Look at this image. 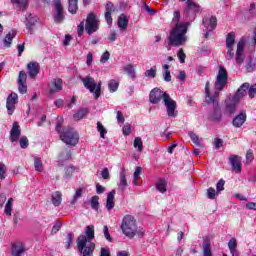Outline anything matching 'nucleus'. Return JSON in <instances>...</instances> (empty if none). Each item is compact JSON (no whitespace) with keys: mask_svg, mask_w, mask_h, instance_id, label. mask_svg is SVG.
Wrapping results in <instances>:
<instances>
[{"mask_svg":"<svg viewBox=\"0 0 256 256\" xmlns=\"http://www.w3.org/2000/svg\"><path fill=\"white\" fill-rule=\"evenodd\" d=\"M229 81V74L224 66H219L218 75L214 83V93L211 94V88L209 81L205 84V102L207 105H213V113L210 114L209 119L214 123H219L223 118V113L221 112V107H219V93L225 89Z\"/></svg>","mask_w":256,"mask_h":256,"instance_id":"obj_1","label":"nucleus"},{"mask_svg":"<svg viewBox=\"0 0 256 256\" xmlns=\"http://www.w3.org/2000/svg\"><path fill=\"white\" fill-rule=\"evenodd\" d=\"M161 99H163L164 101V105L167 109L168 117H177V111H176L177 102L171 99V96H169L167 92H163L159 88H154L150 91L149 103H152L153 105H157L158 103H161Z\"/></svg>","mask_w":256,"mask_h":256,"instance_id":"obj_2","label":"nucleus"},{"mask_svg":"<svg viewBox=\"0 0 256 256\" xmlns=\"http://www.w3.org/2000/svg\"><path fill=\"white\" fill-rule=\"evenodd\" d=\"M189 29V23L177 22L174 28L170 30L168 36V45L170 47H181L187 43V31Z\"/></svg>","mask_w":256,"mask_h":256,"instance_id":"obj_3","label":"nucleus"},{"mask_svg":"<svg viewBox=\"0 0 256 256\" xmlns=\"http://www.w3.org/2000/svg\"><path fill=\"white\" fill-rule=\"evenodd\" d=\"M120 229L129 239H133L135 235H138V237L145 235V231L142 228L137 229V220L132 215L124 216Z\"/></svg>","mask_w":256,"mask_h":256,"instance_id":"obj_4","label":"nucleus"},{"mask_svg":"<svg viewBox=\"0 0 256 256\" xmlns=\"http://www.w3.org/2000/svg\"><path fill=\"white\" fill-rule=\"evenodd\" d=\"M56 131L60 135L61 141L66 143V145H71L75 147L79 143V134L71 127L63 128L61 122L56 123Z\"/></svg>","mask_w":256,"mask_h":256,"instance_id":"obj_5","label":"nucleus"},{"mask_svg":"<svg viewBox=\"0 0 256 256\" xmlns=\"http://www.w3.org/2000/svg\"><path fill=\"white\" fill-rule=\"evenodd\" d=\"M77 249L81 256H93L95 253V243L87 242V239L76 240Z\"/></svg>","mask_w":256,"mask_h":256,"instance_id":"obj_6","label":"nucleus"},{"mask_svg":"<svg viewBox=\"0 0 256 256\" xmlns=\"http://www.w3.org/2000/svg\"><path fill=\"white\" fill-rule=\"evenodd\" d=\"M81 81L86 89H89L90 93L94 94V98L98 99L101 97V83L97 85L95 79L91 76H86L85 78H81Z\"/></svg>","mask_w":256,"mask_h":256,"instance_id":"obj_7","label":"nucleus"},{"mask_svg":"<svg viewBox=\"0 0 256 256\" xmlns=\"http://www.w3.org/2000/svg\"><path fill=\"white\" fill-rule=\"evenodd\" d=\"M85 29L88 35H93L95 31L99 30V20H97L95 13L91 12L88 14Z\"/></svg>","mask_w":256,"mask_h":256,"instance_id":"obj_8","label":"nucleus"},{"mask_svg":"<svg viewBox=\"0 0 256 256\" xmlns=\"http://www.w3.org/2000/svg\"><path fill=\"white\" fill-rule=\"evenodd\" d=\"M17 103H19V96L17 95V93H10L6 100L8 115H12L13 113H15V105H17Z\"/></svg>","mask_w":256,"mask_h":256,"instance_id":"obj_9","label":"nucleus"},{"mask_svg":"<svg viewBox=\"0 0 256 256\" xmlns=\"http://www.w3.org/2000/svg\"><path fill=\"white\" fill-rule=\"evenodd\" d=\"M55 9L54 23L61 24L65 20V14H63V4H61L60 0L55 2Z\"/></svg>","mask_w":256,"mask_h":256,"instance_id":"obj_10","label":"nucleus"},{"mask_svg":"<svg viewBox=\"0 0 256 256\" xmlns=\"http://www.w3.org/2000/svg\"><path fill=\"white\" fill-rule=\"evenodd\" d=\"M186 8L184 9L185 15H197L199 11H201V6L197 3H195L193 0H187L186 1Z\"/></svg>","mask_w":256,"mask_h":256,"instance_id":"obj_11","label":"nucleus"},{"mask_svg":"<svg viewBox=\"0 0 256 256\" xmlns=\"http://www.w3.org/2000/svg\"><path fill=\"white\" fill-rule=\"evenodd\" d=\"M86 239V243H91L95 239V226L89 225L85 228V235L81 234L76 241H81V239Z\"/></svg>","mask_w":256,"mask_h":256,"instance_id":"obj_12","label":"nucleus"},{"mask_svg":"<svg viewBox=\"0 0 256 256\" xmlns=\"http://www.w3.org/2000/svg\"><path fill=\"white\" fill-rule=\"evenodd\" d=\"M244 49H245V40L240 39L237 44V50H236V63H238V65H241V63L245 61V57L243 56Z\"/></svg>","mask_w":256,"mask_h":256,"instance_id":"obj_13","label":"nucleus"},{"mask_svg":"<svg viewBox=\"0 0 256 256\" xmlns=\"http://www.w3.org/2000/svg\"><path fill=\"white\" fill-rule=\"evenodd\" d=\"M230 165L232 166V171H235V173H241L243 167L241 164V157L237 155H231L229 157Z\"/></svg>","mask_w":256,"mask_h":256,"instance_id":"obj_14","label":"nucleus"},{"mask_svg":"<svg viewBox=\"0 0 256 256\" xmlns=\"http://www.w3.org/2000/svg\"><path fill=\"white\" fill-rule=\"evenodd\" d=\"M21 137V129H19V122H13L12 128L10 130V141L11 143H15L16 141H19V138Z\"/></svg>","mask_w":256,"mask_h":256,"instance_id":"obj_15","label":"nucleus"},{"mask_svg":"<svg viewBox=\"0 0 256 256\" xmlns=\"http://www.w3.org/2000/svg\"><path fill=\"white\" fill-rule=\"evenodd\" d=\"M28 75L30 79H35L37 74L41 71V66L37 62H30L27 64Z\"/></svg>","mask_w":256,"mask_h":256,"instance_id":"obj_16","label":"nucleus"},{"mask_svg":"<svg viewBox=\"0 0 256 256\" xmlns=\"http://www.w3.org/2000/svg\"><path fill=\"white\" fill-rule=\"evenodd\" d=\"M59 91H63V79L56 78L52 82V86L49 89V93L53 95L54 93H59Z\"/></svg>","mask_w":256,"mask_h":256,"instance_id":"obj_17","label":"nucleus"},{"mask_svg":"<svg viewBox=\"0 0 256 256\" xmlns=\"http://www.w3.org/2000/svg\"><path fill=\"white\" fill-rule=\"evenodd\" d=\"M245 121H247V114L245 112H241L232 120V125L236 128L243 127Z\"/></svg>","mask_w":256,"mask_h":256,"instance_id":"obj_18","label":"nucleus"},{"mask_svg":"<svg viewBox=\"0 0 256 256\" xmlns=\"http://www.w3.org/2000/svg\"><path fill=\"white\" fill-rule=\"evenodd\" d=\"M115 190H112L108 193L107 195V200H106V209L108 211H111L115 207Z\"/></svg>","mask_w":256,"mask_h":256,"instance_id":"obj_19","label":"nucleus"},{"mask_svg":"<svg viewBox=\"0 0 256 256\" xmlns=\"http://www.w3.org/2000/svg\"><path fill=\"white\" fill-rule=\"evenodd\" d=\"M249 89V83H243L237 90L234 99H241L247 95V90Z\"/></svg>","mask_w":256,"mask_h":256,"instance_id":"obj_20","label":"nucleus"},{"mask_svg":"<svg viewBox=\"0 0 256 256\" xmlns=\"http://www.w3.org/2000/svg\"><path fill=\"white\" fill-rule=\"evenodd\" d=\"M12 255L13 256H21L22 253H25V247L21 242H17L12 244Z\"/></svg>","mask_w":256,"mask_h":256,"instance_id":"obj_21","label":"nucleus"},{"mask_svg":"<svg viewBox=\"0 0 256 256\" xmlns=\"http://www.w3.org/2000/svg\"><path fill=\"white\" fill-rule=\"evenodd\" d=\"M51 201L54 207H59V205H61V201H63V194L61 193V191H55L54 193H52Z\"/></svg>","mask_w":256,"mask_h":256,"instance_id":"obj_22","label":"nucleus"},{"mask_svg":"<svg viewBox=\"0 0 256 256\" xmlns=\"http://www.w3.org/2000/svg\"><path fill=\"white\" fill-rule=\"evenodd\" d=\"M26 27L28 29V31H30V33H33V27H35L36 23H37V18L33 16V14H29L26 17Z\"/></svg>","mask_w":256,"mask_h":256,"instance_id":"obj_23","label":"nucleus"},{"mask_svg":"<svg viewBox=\"0 0 256 256\" xmlns=\"http://www.w3.org/2000/svg\"><path fill=\"white\" fill-rule=\"evenodd\" d=\"M79 0H68V11L71 15H76L77 11H79Z\"/></svg>","mask_w":256,"mask_h":256,"instance_id":"obj_24","label":"nucleus"},{"mask_svg":"<svg viewBox=\"0 0 256 256\" xmlns=\"http://www.w3.org/2000/svg\"><path fill=\"white\" fill-rule=\"evenodd\" d=\"M129 25V20L127 19V16L125 14H121L118 17V27L121 29V31H125L127 29V26Z\"/></svg>","mask_w":256,"mask_h":256,"instance_id":"obj_25","label":"nucleus"},{"mask_svg":"<svg viewBox=\"0 0 256 256\" xmlns=\"http://www.w3.org/2000/svg\"><path fill=\"white\" fill-rule=\"evenodd\" d=\"M128 185L129 184L127 183V175L125 173V169H123L122 172L120 173V185H119V187L122 191H125V189H127Z\"/></svg>","mask_w":256,"mask_h":256,"instance_id":"obj_26","label":"nucleus"},{"mask_svg":"<svg viewBox=\"0 0 256 256\" xmlns=\"http://www.w3.org/2000/svg\"><path fill=\"white\" fill-rule=\"evenodd\" d=\"M87 113H89V110L87 108H80L73 115V119H75V121H81V119H83L85 117V115H87Z\"/></svg>","mask_w":256,"mask_h":256,"instance_id":"obj_27","label":"nucleus"},{"mask_svg":"<svg viewBox=\"0 0 256 256\" xmlns=\"http://www.w3.org/2000/svg\"><path fill=\"white\" fill-rule=\"evenodd\" d=\"M203 256H213V252L211 251V242L209 240H205L203 243Z\"/></svg>","mask_w":256,"mask_h":256,"instance_id":"obj_28","label":"nucleus"},{"mask_svg":"<svg viewBox=\"0 0 256 256\" xmlns=\"http://www.w3.org/2000/svg\"><path fill=\"white\" fill-rule=\"evenodd\" d=\"M124 73L130 77V79H135V67L132 64H128L123 68Z\"/></svg>","mask_w":256,"mask_h":256,"instance_id":"obj_29","label":"nucleus"},{"mask_svg":"<svg viewBox=\"0 0 256 256\" xmlns=\"http://www.w3.org/2000/svg\"><path fill=\"white\" fill-rule=\"evenodd\" d=\"M110 93H115L119 89V80L111 79L108 83Z\"/></svg>","mask_w":256,"mask_h":256,"instance_id":"obj_30","label":"nucleus"},{"mask_svg":"<svg viewBox=\"0 0 256 256\" xmlns=\"http://www.w3.org/2000/svg\"><path fill=\"white\" fill-rule=\"evenodd\" d=\"M144 77L155 79L157 77V66H152L150 69L146 70L144 73Z\"/></svg>","mask_w":256,"mask_h":256,"instance_id":"obj_31","label":"nucleus"},{"mask_svg":"<svg viewBox=\"0 0 256 256\" xmlns=\"http://www.w3.org/2000/svg\"><path fill=\"white\" fill-rule=\"evenodd\" d=\"M235 45V32H230L226 36V47H233Z\"/></svg>","mask_w":256,"mask_h":256,"instance_id":"obj_32","label":"nucleus"},{"mask_svg":"<svg viewBox=\"0 0 256 256\" xmlns=\"http://www.w3.org/2000/svg\"><path fill=\"white\" fill-rule=\"evenodd\" d=\"M133 147L138 149L139 153H143V140L141 137H136L133 142Z\"/></svg>","mask_w":256,"mask_h":256,"instance_id":"obj_33","label":"nucleus"},{"mask_svg":"<svg viewBox=\"0 0 256 256\" xmlns=\"http://www.w3.org/2000/svg\"><path fill=\"white\" fill-rule=\"evenodd\" d=\"M192 143L196 145V147H201V141L199 140V136L195 134V132H189L188 133Z\"/></svg>","mask_w":256,"mask_h":256,"instance_id":"obj_34","label":"nucleus"},{"mask_svg":"<svg viewBox=\"0 0 256 256\" xmlns=\"http://www.w3.org/2000/svg\"><path fill=\"white\" fill-rule=\"evenodd\" d=\"M12 207H13V198H9L4 209L5 214L8 215L9 217H11V211H13Z\"/></svg>","mask_w":256,"mask_h":256,"instance_id":"obj_35","label":"nucleus"},{"mask_svg":"<svg viewBox=\"0 0 256 256\" xmlns=\"http://www.w3.org/2000/svg\"><path fill=\"white\" fill-rule=\"evenodd\" d=\"M90 205L94 211H99V196H93L90 200Z\"/></svg>","mask_w":256,"mask_h":256,"instance_id":"obj_36","label":"nucleus"},{"mask_svg":"<svg viewBox=\"0 0 256 256\" xmlns=\"http://www.w3.org/2000/svg\"><path fill=\"white\" fill-rule=\"evenodd\" d=\"M156 189L157 191H159L160 193H165L167 191V183H165V180H160L157 184H156Z\"/></svg>","mask_w":256,"mask_h":256,"instance_id":"obj_37","label":"nucleus"},{"mask_svg":"<svg viewBox=\"0 0 256 256\" xmlns=\"http://www.w3.org/2000/svg\"><path fill=\"white\" fill-rule=\"evenodd\" d=\"M13 39H15V34L8 33L4 38V46L11 47V43H13Z\"/></svg>","mask_w":256,"mask_h":256,"instance_id":"obj_38","label":"nucleus"},{"mask_svg":"<svg viewBox=\"0 0 256 256\" xmlns=\"http://www.w3.org/2000/svg\"><path fill=\"white\" fill-rule=\"evenodd\" d=\"M34 167L35 171H38L39 173L43 171V161L41 160V158L34 159Z\"/></svg>","mask_w":256,"mask_h":256,"instance_id":"obj_39","label":"nucleus"},{"mask_svg":"<svg viewBox=\"0 0 256 256\" xmlns=\"http://www.w3.org/2000/svg\"><path fill=\"white\" fill-rule=\"evenodd\" d=\"M97 131L100 132V137L105 139V135H107V129H105V126H103L101 122H97Z\"/></svg>","mask_w":256,"mask_h":256,"instance_id":"obj_40","label":"nucleus"},{"mask_svg":"<svg viewBox=\"0 0 256 256\" xmlns=\"http://www.w3.org/2000/svg\"><path fill=\"white\" fill-rule=\"evenodd\" d=\"M73 173H75V167L74 166H67L65 168V179H69L70 177H73Z\"/></svg>","mask_w":256,"mask_h":256,"instance_id":"obj_41","label":"nucleus"},{"mask_svg":"<svg viewBox=\"0 0 256 256\" xmlns=\"http://www.w3.org/2000/svg\"><path fill=\"white\" fill-rule=\"evenodd\" d=\"M237 109V103L230 102L226 104V111L230 113V115H233L235 113V110Z\"/></svg>","mask_w":256,"mask_h":256,"instance_id":"obj_42","label":"nucleus"},{"mask_svg":"<svg viewBox=\"0 0 256 256\" xmlns=\"http://www.w3.org/2000/svg\"><path fill=\"white\" fill-rule=\"evenodd\" d=\"M141 173H143V168L141 167H136V170L133 174L134 180H133V185H137V181H139V175H141Z\"/></svg>","mask_w":256,"mask_h":256,"instance_id":"obj_43","label":"nucleus"},{"mask_svg":"<svg viewBox=\"0 0 256 256\" xmlns=\"http://www.w3.org/2000/svg\"><path fill=\"white\" fill-rule=\"evenodd\" d=\"M21 149H27L29 147V139L27 136H22L19 140Z\"/></svg>","mask_w":256,"mask_h":256,"instance_id":"obj_44","label":"nucleus"},{"mask_svg":"<svg viewBox=\"0 0 256 256\" xmlns=\"http://www.w3.org/2000/svg\"><path fill=\"white\" fill-rule=\"evenodd\" d=\"M66 239V249H71V243H73V240L75 239L73 232L68 233Z\"/></svg>","mask_w":256,"mask_h":256,"instance_id":"obj_45","label":"nucleus"},{"mask_svg":"<svg viewBox=\"0 0 256 256\" xmlns=\"http://www.w3.org/2000/svg\"><path fill=\"white\" fill-rule=\"evenodd\" d=\"M17 83H27V73L25 71L19 72Z\"/></svg>","mask_w":256,"mask_h":256,"instance_id":"obj_46","label":"nucleus"},{"mask_svg":"<svg viewBox=\"0 0 256 256\" xmlns=\"http://www.w3.org/2000/svg\"><path fill=\"white\" fill-rule=\"evenodd\" d=\"M255 95H256V84L253 85H249L248 87V96L250 97V99H255Z\"/></svg>","mask_w":256,"mask_h":256,"instance_id":"obj_47","label":"nucleus"},{"mask_svg":"<svg viewBox=\"0 0 256 256\" xmlns=\"http://www.w3.org/2000/svg\"><path fill=\"white\" fill-rule=\"evenodd\" d=\"M217 193H221V191H225V180L220 179L216 184Z\"/></svg>","mask_w":256,"mask_h":256,"instance_id":"obj_48","label":"nucleus"},{"mask_svg":"<svg viewBox=\"0 0 256 256\" xmlns=\"http://www.w3.org/2000/svg\"><path fill=\"white\" fill-rule=\"evenodd\" d=\"M103 233H104L105 239L108 240L109 243H113V238L111 237V233H109V227L104 226Z\"/></svg>","mask_w":256,"mask_h":256,"instance_id":"obj_49","label":"nucleus"},{"mask_svg":"<svg viewBox=\"0 0 256 256\" xmlns=\"http://www.w3.org/2000/svg\"><path fill=\"white\" fill-rule=\"evenodd\" d=\"M206 195L208 199H215V197H217V192L215 191V188L210 187L207 189Z\"/></svg>","mask_w":256,"mask_h":256,"instance_id":"obj_50","label":"nucleus"},{"mask_svg":"<svg viewBox=\"0 0 256 256\" xmlns=\"http://www.w3.org/2000/svg\"><path fill=\"white\" fill-rule=\"evenodd\" d=\"M177 56L180 63H185V59H187V55H185V51H183V48L179 49Z\"/></svg>","mask_w":256,"mask_h":256,"instance_id":"obj_51","label":"nucleus"},{"mask_svg":"<svg viewBox=\"0 0 256 256\" xmlns=\"http://www.w3.org/2000/svg\"><path fill=\"white\" fill-rule=\"evenodd\" d=\"M7 175V166L3 164V162L0 163V179H5Z\"/></svg>","mask_w":256,"mask_h":256,"instance_id":"obj_52","label":"nucleus"},{"mask_svg":"<svg viewBox=\"0 0 256 256\" xmlns=\"http://www.w3.org/2000/svg\"><path fill=\"white\" fill-rule=\"evenodd\" d=\"M72 152L71 150H65V152L60 153L61 159H65L66 161H69L72 157Z\"/></svg>","mask_w":256,"mask_h":256,"instance_id":"obj_53","label":"nucleus"},{"mask_svg":"<svg viewBox=\"0 0 256 256\" xmlns=\"http://www.w3.org/2000/svg\"><path fill=\"white\" fill-rule=\"evenodd\" d=\"M228 248L230 251H233L234 249H237V239L231 238L228 242Z\"/></svg>","mask_w":256,"mask_h":256,"instance_id":"obj_54","label":"nucleus"},{"mask_svg":"<svg viewBox=\"0 0 256 256\" xmlns=\"http://www.w3.org/2000/svg\"><path fill=\"white\" fill-rule=\"evenodd\" d=\"M209 25L211 28V31H213L214 29H216L217 27V17L216 16H211L209 19Z\"/></svg>","mask_w":256,"mask_h":256,"instance_id":"obj_55","label":"nucleus"},{"mask_svg":"<svg viewBox=\"0 0 256 256\" xmlns=\"http://www.w3.org/2000/svg\"><path fill=\"white\" fill-rule=\"evenodd\" d=\"M63 224H61V222H56L54 224V226L52 227V235H57V233H59V231H61V227Z\"/></svg>","mask_w":256,"mask_h":256,"instance_id":"obj_56","label":"nucleus"},{"mask_svg":"<svg viewBox=\"0 0 256 256\" xmlns=\"http://www.w3.org/2000/svg\"><path fill=\"white\" fill-rule=\"evenodd\" d=\"M18 91L22 95H25L27 93V83H18Z\"/></svg>","mask_w":256,"mask_h":256,"instance_id":"obj_57","label":"nucleus"},{"mask_svg":"<svg viewBox=\"0 0 256 256\" xmlns=\"http://www.w3.org/2000/svg\"><path fill=\"white\" fill-rule=\"evenodd\" d=\"M122 133L126 137L131 135V125H129V124L124 125L123 128H122Z\"/></svg>","mask_w":256,"mask_h":256,"instance_id":"obj_58","label":"nucleus"},{"mask_svg":"<svg viewBox=\"0 0 256 256\" xmlns=\"http://www.w3.org/2000/svg\"><path fill=\"white\" fill-rule=\"evenodd\" d=\"M113 12H105V20L108 23V25H113V17L111 16Z\"/></svg>","mask_w":256,"mask_h":256,"instance_id":"obj_59","label":"nucleus"},{"mask_svg":"<svg viewBox=\"0 0 256 256\" xmlns=\"http://www.w3.org/2000/svg\"><path fill=\"white\" fill-rule=\"evenodd\" d=\"M110 57H111V54L109 53V51H105L101 56L100 62L107 63V60L110 59Z\"/></svg>","mask_w":256,"mask_h":256,"instance_id":"obj_60","label":"nucleus"},{"mask_svg":"<svg viewBox=\"0 0 256 256\" xmlns=\"http://www.w3.org/2000/svg\"><path fill=\"white\" fill-rule=\"evenodd\" d=\"M228 59L231 60L235 57V52L233 51V46H226Z\"/></svg>","mask_w":256,"mask_h":256,"instance_id":"obj_61","label":"nucleus"},{"mask_svg":"<svg viewBox=\"0 0 256 256\" xmlns=\"http://www.w3.org/2000/svg\"><path fill=\"white\" fill-rule=\"evenodd\" d=\"M254 156H253V150H248L246 153V161L247 163H251V161H253Z\"/></svg>","mask_w":256,"mask_h":256,"instance_id":"obj_62","label":"nucleus"},{"mask_svg":"<svg viewBox=\"0 0 256 256\" xmlns=\"http://www.w3.org/2000/svg\"><path fill=\"white\" fill-rule=\"evenodd\" d=\"M100 256H111V250L109 248H101Z\"/></svg>","mask_w":256,"mask_h":256,"instance_id":"obj_63","label":"nucleus"},{"mask_svg":"<svg viewBox=\"0 0 256 256\" xmlns=\"http://www.w3.org/2000/svg\"><path fill=\"white\" fill-rule=\"evenodd\" d=\"M246 209H248L249 211H256V202L246 203Z\"/></svg>","mask_w":256,"mask_h":256,"instance_id":"obj_64","label":"nucleus"}]
</instances>
